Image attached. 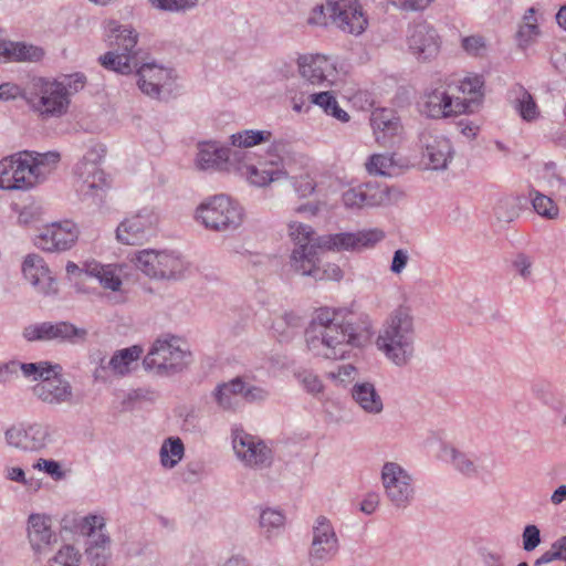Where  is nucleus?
<instances>
[{"instance_id":"e433bc0d","label":"nucleus","mask_w":566,"mask_h":566,"mask_svg":"<svg viewBox=\"0 0 566 566\" xmlns=\"http://www.w3.org/2000/svg\"><path fill=\"white\" fill-rule=\"evenodd\" d=\"M483 78L480 75L467 76L458 86V90L465 96L460 101L467 104V113H472L480 105L483 97Z\"/></svg>"},{"instance_id":"5701e85b","label":"nucleus","mask_w":566,"mask_h":566,"mask_svg":"<svg viewBox=\"0 0 566 566\" xmlns=\"http://www.w3.org/2000/svg\"><path fill=\"white\" fill-rule=\"evenodd\" d=\"M242 151H234L232 158L229 149L216 140H201L197 143L195 167L198 170H222L233 168Z\"/></svg>"},{"instance_id":"f257e3e1","label":"nucleus","mask_w":566,"mask_h":566,"mask_svg":"<svg viewBox=\"0 0 566 566\" xmlns=\"http://www.w3.org/2000/svg\"><path fill=\"white\" fill-rule=\"evenodd\" d=\"M374 335V322L367 313L347 307H319L304 331L306 350L326 360L348 359L355 349L366 347Z\"/></svg>"},{"instance_id":"338daca9","label":"nucleus","mask_w":566,"mask_h":566,"mask_svg":"<svg viewBox=\"0 0 566 566\" xmlns=\"http://www.w3.org/2000/svg\"><path fill=\"white\" fill-rule=\"evenodd\" d=\"M19 361L9 360L0 363V385H7L18 377Z\"/></svg>"},{"instance_id":"b1692460","label":"nucleus","mask_w":566,"mask_h":566,"mask_svg":"<svg viewBox=\"0 0 566 566\" xmlns=\"http://www.w3.org/2000/svg\"><path fill=\"white\" fill-rule=\"evenodd\" d=\"M22 274L35 293L43 296L57 293L56 281L41 255L28 254L22 262Z\"/></svg>"},{"instance_id":"473e14b6","label":"nucleus","mask_w":566,"mask_h":566,"mask_svg":"<svg viewBox=\"0 0 566 566\" xmlns=\"http://www.w3.org/2000/svg\"><path fill=\"white\" fill-rule=\"evenodd\" d=\"M77 527L88 538L87 546L109 547L111 538L106 534V523L102 515L88 514L80 520Z\"/></svg>"},{"instance_id":"f3484780","label":"nucleus","mask_w":566,"mask_h":566,"mask_svg":"<svg viewBox=\"0 0 566 566\" xmlns=\"http://www.w3.org/2000/svg\"><path fill=\"white\" fill-rule=\"evenodd\" d=\"M385 238L380 229H367L357 232H340L321 237L319 244L323 249L337 252L350 251L360 252L371 249Z\"/></svg>"},{"instance_id":"4d7b16f0","label":"nucleus","mask_w":566,"mask_h":566,"mask_svg":"<svg viewBox=\"0 0 566 566\" xmlns=\"http://www.w3.org/2000/svg\"><path fill=\"white\" fill-rule=\"evenodd\" d=\"M461 46L471 56H483L486 53V42L481 35L464 36Z\"/></svg>"},{"instance_id":"864d4df0","label":"nucleus","mask_w":566,"mask_h":566,"mask_svg":"<svg viewBox=\"0 0 566 566\" xmlns=\"http://www.w3.org/2000/svg\"><path fill=\"white\" fill-rule=\"evenodd\" d=\"M212 397L222 410L229 411L234 410L238 406V400L235 396L230 392L229 388L222 382L219 384L214 390L212 391Z\"/></svg>"},{"instance_id":"e2e57ef3","label":"nucleus","mask_w":566,"mask_h":566,"mask_svg":"<svg viewBox=\"0 0 566 566\" xmlns=\"http://www.w3.org/2000/svg\"><path fill=\"white\" fill-rule=\"evenodd\" d=\"M293 187L300 197L305 198L313 193L316 185L313 178L305 174L293 178Z\"/></svg>"},{"instance_id":"cd10ccee","label":"nucleus","mask_w":566,"mask_h":566,"mask_svg":"<svg viewBox=\"0 0 566 566\" xmlns=\"http://www.w3.org/2000/svg\"><path fill=\"white\" fill-rule=\"evenodd\" d=\"M28 538L35 554L45 553L55 542L51 518L45 514H31L28 518Z\"/></svg>"},{"instance_id":"20e7f679","label":"nucleus","mask_w":566,"mask_h":566,"mask_svg":"<svg viewBox=\"0 0 566 566\" xmlns=\"http://www.w3.org/2000/svg\"><path fill=\"white\" fill-rule=\"evenodd\" d=\"M84 84L82 74L67 75L62 80L33 77L27 83L25 104L43 120L60 118L67 113L71 96Z\"/></svg>"},{"instance_id":"c03bdc74","label":"nucleus","mask_w":566,"mask_h":566,"mask_svg":"<svg viewBox=\"0 0 566 566\" xmlns=\"http://www.w3.org/2000/svg\"><path fill=\"white\" fill-rule=\"evenodd\" d=\"M400 167L395 155L375 154L366 163V169L370 175L391 177L396 168Z\"/></svg>"},{"instance_id":"6ab92c4d","label":"nucleus","mask_w":566,"mask_h":566,"mask_svg":"<svg viewBox=\"0 0 566 566\" xmlns=\"http://www.w3.org/2000/svg\"><path fill=\"white\" fill-rule=\"evenodd\" d=\"M422 161L433 170H443L453 157L450 140L436 130L423 129L419 134Z\"/></svg>"},{"instance_id":"774afa93","label":"nucleus","mask_w":566,"mask_h":566,"mask_svg":"<svg viewBox=\"0 0 566 566\" xmlns=\"http://www.w3.org/2000/svg\"><path fill=\"white\" fill-rule=\"evenodd\" d=\"M410 260L409 252L406 249H398L394 252V256L390 263V271L398 275L402 273Z\"/></svg>"},{"instance_id":"0e129e2a","label":"nucleus","mask_w":566,"mask_h":566,"mask_svg":"<svg viewBox=\"0 0 566 566\" xmlns=\"http://www.w3.org/2000/svg\"><path fill=\"white\" fill-rule=\"evenodd\" d=\"M27 92V85L24 87H20L19 85L14 83H2L0 85V99L1 101H12L18 97L23 98L25 102V93Z\"/></svg>"},{"instance_id":"412c9836","label":"nucleus","mask_w":566,"mask_h":566,"mask_svg":"<svg viewBox=\"0 0 566 566\" xmlns=\"http://www.w3.org/2000/svg\"><path fill=\"white\" fill-rule=\"evenodd\" d=\"M301 76L313 85L329 87L336 84L338 71L335 62L321 54H305L297 59Z\"/></svg>"},{"instance_id":"423d86ee","label":"nucleus","mask_w":566,"mask_h":566,"mask_svg":"<svg viewBox=\"0 0 566 566\" xmlns=\"http://www.w3.org/2000/svg\"><path fill=\"white\" fill-rule=\"evenodd\" d=\"M191 360L186 342L174 335H165L155 340L143 365L158 376H172L185 370Z\"/></svg>"},{"instance_id":"f03ea898","label":"nucleus","mask_w":566,"mask_h":566,"mask_svg":"<svg viewBox=\"0 0 566 566\" xmlns=\"http://www.w3.org/2000/svg\"><path fill=\"white\" fill-rule=\"evenodd\" d=\"M106 36L109 50L98 57L101 65L123 75L136 70L139 90L149 97L158 98L161 88L170 85L172 71L154 62L139 64L136 51L138 34L129 25L111 22Z\"/></svg>"},{"instance_id":"c756f323","label":"nucleus","mask_w":566,"mask_h":566,"mask_svg":"<svg viewBox=\"0 0 566 566\" xmlns=\"http://www.w3.org/2000/svg\"><path fill=\"white\" fill-rule=\"evenodd\" d=\"M355 403L367 415L377 416L384 411V400L370 381H357L350 389Z\"/></svg>"},{"instance_id":"4468645a","label":"nucleus","mask_w":566,"mask_h":566,"mask_svg":"<svg viewBox=\"0 0 566 566\" xmlns=\"http://www.w3.org/2000/svg\"><path fill=\"white\" fill-rule=\"evenodd\" d=\"M327 13L331 24L355 36L368 27V18L358 0H327Z\"/></svg>"},{"instance_id":"6e6d98bb","label":"nucleus","mask_w":566,"mask_h":566,"mask_svg":"<svg viewBox=\"0 0 566 566\" xmlns=\"http://www.w3.org/2000/svg\"><path fill=\"white\" fill-rule=\"evenodd\" d=\"M296 378L307 392L316 395L323 391L324 385L321 378L312 370H301L296 374Z\"/></svg>"},{"instance_id":"bf43d9fd","label":"nucleus","mask_w":566,"mask_h":566,"mask_svg":"<svg viewBox=\"0 0 566 566\" xmlns=\"http://www.w3.org/2000/svg\"><path fill=\"white\" fill-rule=\"evenodd\" d=\"M495 214L499 220L510 222L517 217L514 199L506 197L501 199L495 207Z\"/></svg>"},{"instance_id":"bb28decb","label":"nucleus","mask_w":566,"mask_h":566,"mask_svg":"<svg viewBox=\"0 0 566 566\" xmlns=\"http://www.w3.org/2000/svg\"><path fill=\"white\" fill-rule=\"evenodd\" d=\"M441 459L467 478H479L491 473L488 465L479 463L473 454L461 451L451 444L442 447Z\"/></svg>"},{"instance_id":"1a4fd4ad","label":"nucleus","mask_w":566,"mask_h":566,"mask_svg":"<svg viewBox=\"0 0 566 566\" xmlns=\"http://www.w3.org/2000/svg\"><path fill=\"white\" fill-rule=\"evenodd\" d=\"M380 481L388 502L397 510H406L415 501L412 474L396 461H386L380 470Z\"/></svg>"},{"instance_id":"39448f33","label":"nucleus","mask_w":566,"mask_h":566,"mask_svg":"<svg viewBox=\"0 0 566 566\" xmlns=\"http://www.w3.org/2000/svg\"><path fill=\"white\" fill-rule=\"evenodd\" d=\"M103 144L94 143L74 167V188L78 199L98 206L108 187L99 163L105 156Z\"/></svg>"},{"instance_id":"2f4dec72","label":"nucleus","mask_w":566,"mask_h":566,"mask_svg":"<svg viewBox=\"0 0 566 566\" xmlns=\"http://www.w3.org/2000/svg\"><path fill=\"white\" fill-rule=\"evenodd\" d=\"M244 154L240 156L239 160L234 161L233 170L237 171L241 177L245 178L247 181L256 187H264L272 181L279 180L283 172L279 168H259L252 164H248L242 161V157Z\"/></svg>"},{"instance_id":"052dcab7","label":"nucleus","mask_w":566,"mask_h":566,"mask_svg":"<svg viewBox=\"0 0 566 566\" xmlns=\"http://www.w3.org/2000/svg\"><path fill=\"white\" fill-rule=\"evenodd\" d=\"M523 549L534 551L541 544V531L536 525H526L522 533Z\"/></svg>"},{"instance_id":"f704fd0d","label":"nucleus","mask_w":566,"mask_h":566,"mask_svg":"<svg viewBox=\"0 0 566 566\" xmlns=\"http://www.w3.org/2000/svg\"><path fill=\"white\" fill-rule=\"evenodd\" d=\"M536 9L534 7L528 8L518 25L517 31L515 33V41L521 50H526L531 45H533L536 40L541 36L542 31L538 23V18L536 17Z\"/></svg>"},{"instance_id":"13d9d810","label":"nucleus","mask_w":566,"mask_h":566,"mask_svg":"<svg viewBox=\"0 0 566 566\" xmlns=\"http://www.w3.org/2000/svg\"><path fill=\"white\" fill-rule=\"evenodd\" d=\"M86 555L91 566H108L111 549L109 547L87 546Z\"/></svg>"},{"instance_id":"dca6fc26","label":"nucleus","mask_w":566,"mask_h":566,"mask_svg":"<svg viewBox=\"0 0 566 566\" xmlns=\"http://www.w3.org/2000/svg\"><path fill=\"white\" fill-rule=\"evenodd\" d=\"M419 112L428 118L440 119L467 113V104L443 87L423 93L418 102Z\"/></svg>"},{"instance_id":"7c9ffc66","label":"nucleus","mask_w":566,"mask_h":566,"mask_svg":"<svg viewBox=\"0 0 566 566\" xmlns=\"http://www.w3.org/2000/svg\"><path fill=\"white\" fill-rule=\"evenodd\" d=\"M84 273L98 280L99 284L107 290L117 292L120 290L124 266L119 264H101L98 262L86 263Z\"/></svg>"},{"instance_id":"4c0bfd02","label":"nucleus","mask_w":566,"mask_h":566,"mask_svg":"<svg viewBox=\"0 0 566 566\" xmlns=\"http://www.w3.org/2000/svg\"><path fill=\"white\" fill-rule=\"evenodd\" d=\"M19 370L22 375L32 381H45L49 377L60 374L62 367L59 364H52L48 360L36 363H20Z\"/></svg>"},{"instance_id":"c85d7f7f","label":"nucleus","mask_w":566,"mask_h":566,"mask_svg":"<svg viewBox=\"0 0 566 566\" xmlns=\"http://www.w3.org/2000/svg\"><path fill=\"white\" fill-rule=\"evenodd\" d=\"M370 125L376 142L384 147L391 146L401 129L399 119L388 109H376L373 112Z\"/></svg>"},{"instance_id":"8fccbe9b","label":"nucleus","mask_w":566,"mask_h":566,"mask_svg":"<svg viewBox=\"0 0 566 566\" xmlns=\"http://www.w3.org/2000/svg\"><path fill=\"white\" fill-rule=\"evenodd\" d=\"M301 316L295 313H285L283 317L273 324V329L281 337V340H287L292 337V329L301 326Z\"/></svg>"},{"instance_id":"79ce46f5","label":"nucleus","mask_w":566,"mask_h":566,"mask_svg":"<svg viewBox=\"0 0 566 566\" xmlns=\"http://www.w3.org/2000/svg\"><path fill=\"white\" fill-rule=\"evenodd\" d=\"M142 352L139 346H132L118 350L109 359L108 366L114 374L124 376L130 371L132 365L138 360Z\"/></svg>"},{"instance_id":"9d476101","label":"nucleus","mask_w":566,"mask_h":566,"mask_svg":"<svg viewBox=\"0 0 566 566\" xmlns=\"http://www.w3.org/2000/svg\"><path fill=\"white\" fill-rule=\"evenodd\" d=\"M231 438L234 454L243 467L264 470L273 464L272 448L259 437L245 432L242 428H233Z\"/></svg>"},{"instance_id":"9b49d317","label":"nucleus","mask_w":566,"mask_h":566,"mask_svg":"<svg viewBox=\"0 0 566 566\" xmlns=\"http://www.w3.org/2000/svg\"><path fill=\"white\" fill-rule=\"evenodd\" d=\"M134 262L137 269L154 279L177 280L188 269L180 255L168 251L143 250L136 254Z\"/></svg>"},{"instance_id":"a211bd4d","label":"nucleus","mask_w":566,"mask_h":566,"mask_svg":"<svg viewBox=\"0 0 566 566\" xmlns=\"http://www.w3.org/2000/svg\"><path fill=\"white\" fill-rule=\"evenodd\" d=\"M407 45L418 62L434 60L441 49V39L437 30L427 22H419L408 30Z\"/></svg>"},{"instance_id":"603ef678","label":"nucleus","mask_w":566,"mask_h":566,"mask_svg":"<svg viewBox=\"0 0 566 566\" xmlns=\"http://www.w3.org/2000/svg\"><path fill=\"white\" fill-rule=\"evenodd\" d=\"M14 159L12 155L0 160V189L13 190L12 184H17Z\"/></svg>"},{"instance_id":"f8f14e48","label":"nucleus","mask_w":566,"mask_h":566,"mask_svg":"<svg viewBox=\"0 0 566 566\" xmlns=\"http://www.w3.org/2000/svg\"><path fill=\"white\" fill-rule=\"evenodd\" d=\"M340 543L333 523L325 516H318L312 526V541L308 548L311 566H324L339 553Z\"/></svg>"},{"instance_id":"ea45409f","label":"nucleus","mask_w":566,"mask_h":566,"mask_svg":"<svg viewBox=\"0 0 566 566\" xmlns=\"http://www.w3.org/2000/svg\"><path fill=\"white\" fill-rule=\"evenodd\" d=\"M185 455V446L180 438L169 437L164 440L160 450L159 458L160 464L165 469L175 468Z\"/></svg>"},{"instance_id":"ddd939ff","label":"nucleus","mask_w":566,"mask_h":566,"mask_svg":"<svg viewBox=\"0 0 566 566\" xmlns=\"http://www.w3.org/2000/svg\"><path fill=\"white\" fill-rule=\"evenodd\" d=\"M8 446L22 451H40L52 442V430L43 422H21L10 426L4 431Z\"/></svg>"},{"instance_id":"393cba45","label":"nucleus","mask_w":566,"mask_h":566,"mask_svg":"<svg viewBox=\"0 0 566 566\" xmlns=\"http://www.w3.org/2000/svg\"><path fill=\"white\" fill-rule=\"evenodd\" d=\"M32 394L41 402L49 406L72 403L73 388L60 374L51 376L45 381H40L32 387Z\"/></svg>"},{"instance_id":"49530a36","label":"nucleus","mask_w":566,"mask_h":566,"mask_svg":"<svg viewBox=\"0 0 566 566\" xmlns=\"http://www.w3.org/2000/svg\"><path fill=\"white\" fill-rule=\"evenodd\" d=\"M516 109L521 117L526 122H533L539 116V111L533 96L524 86L518 85L515 88Z\"/></svg>"},{"instance_id":"680f3d73","label":"nucleus","mask_w":566,"mask_h":566,"mask_svg":"<svg viewBox=\"0 0 566 566\" xmlns=\"http://www.w3.org/2000/svg\"><path fill=\"white\" fill-rule=\"evenodd\" d=\"M33 469L45 472L56 481L64 478V472L61 469V464L55 460L41 458L33 464Z\"/></svg>"},{"instance_id":"a878e982","label":"nucleus","mask_w":566,"mask_h":566,"mask_svg":"<svg viewBox=\"0 0 566 566\" xmlns=\"http://www.w3.org/2000/svg\"><path fill=\"white\" fill-rule=\"evenodd\" d=\"M387 199L384 188L376 184L366 182L352 187L343 192L342 200L346 208L361 209L380 206Z\"/></svg>"},{"instance_id":"c9c22d12","label":"nucleus","mask_w":566,"mask_h":566,"mask_svg":"<svg viewBox=\"0 0 566 566\" xmlns=\"http://www.w3.org/2000/svg\"><path fill=\"white\" fill-rule=\"evenodd\" d=\"M15 167L17 184L13 182V190H30L40 184L32 166L31 155L28 150L12 154Z\"/></svg>"},{"instance_id":"09e8293b","label":"nucleus","mask_w":566,"mask_h":566,"mask_svg":"<svg viewBox=\"0 0 566 566\" xmlns=\"http://www.w3.org/2000/svg\"><path fill=\"white\" fill-rule=\"evenodd\" d=\"M554 562L566 563V535L555 539L534 563V566L551 565Z\"/></svg>"},{"instance_id":"5fc2aeb1","label":"nucleus","mask_w":566,"mask_h":566,"mask_svg":"<svg viewBox=\"0 0 566 566\" xmlns=\"http://www.w3.org/2000/svg\"><path fill=\"white\" fill-rule=\"evenodd\" d=\"M153 7L171 12L187 11L195 8L199 0H149Z\"/></svg>"},{"instance_id":"6e6552de","label":"nucleus","mask_w":566,"mask_h":566,"mask_svg":"<svg viewBox=\"0 0 566 566\" xmlns=\"http://www.w3.org/2000/svg\"><path fill=\"white\" fill-rule=\"evenodd\" d=\"M196 219L213 231H232L243 222V209L227 195H216L201 202Z\"/></svg>"},{"instance_id":"aec40b11","label":"nucleus","mask_w":566,"mask_h":566,"mask_svg":"<svg viewBox=\"0 0 566 566\" xmlns=\"http://www.w3.org/2000/svg\"><path fill=\"white\" fill-rule=\"evenodd\" d=\"M86 331L77 328L69 322H42L30 324L23 329V337L28 342H72L75 343L78 339H84Z\"/></svg>"},{"instance_id":"3c124183","label":"nucleus","mask_w":566,"mask_h":566,"mask_svg":"<svg viewBox=\"0 0 566 566\" xmlns=\"http://www.w3.org/2000/svg\"><path fill=\"white\" fill-rule=\"evenodd\" d=\"M81 554L71 545H65L50 560L49 566H80Z\"/></svg>"},{"instance_id":"a18cd8bd","label":"nucleus","mask_w":566,"mask_h":566,"mask_svg":"<svg viewBox=\"0 0 566 566\" xmlns=\"http://www.w3.org/2000/svg\"><path fill=\"white\" fill-rule=\"evenodd\" d=\"M312 104L319 106L327 115H332L340 122H348V114L339 107L335 96L331 92H321L310 95Z\"/></svg>"},{"instance_id":"0eeeda50","label":"nucleus","mask_w":566,"mask_h":566,"mask_svg":"<svg viewBox=\"0 0 566 566\" xmlns=\"http://www.w3.org/2000/svg\"><path fill=\"white\" fill-rule=\"evenodd\" d=\"M289 234L295 243L291 254L293 270L316 280L323 279L324 275L319 268V251L323 249V245L319 244L321 237H315L312 227L298 222L289 224Z\"/></svg>"},{"instance_id":"58836bf2","label":"nucleus","mask_w":566,"mask_h":566,"mask_svg":"<svg viewBox=\"0 0 566 566\" xmlns=\"http://www.w3.org/2000/svg\"><path fill=\"white\" fill-rule=\"evenodd\" d=\"M28 153L31 155V164L36 174V177L40 184H42L48 178V176L56 168L57 164L61 160V155L55 150L46 153L28 150Z\"/></svg>"},{"instance_id":"de8ad7c7","label":"nucleus","mask_w":566,"mask_h":566,"mask_svg":"<svg viewBox=\"0 0 566 566\" xmlns=\"http://www.w3.org/2000/svg\"><path fill=\"white\" fill-rule=\"evenodd\" d=\"M530 197L534 210L546 219H556L558 217L559 209L552 198L541 193L537 190L532 189Z\"/></svg>"},{"instance_id":"a19ab883","label":"nucleus","mask_w":566,"mask_h":566,"mask_svg":"<svg viewBox=\"0 0 566 566\" xmlns=\"http://www.w3.org/2000/svg\"><path fill=\"white\" fill-rule=\"evenodd\" d=\"M285 515L276 509H264L261 511L259 525L263 536L271 539L276 536L285 526Z\"/></svg>"},{"instance_id":"69168bd1","label":"nucleus","mask_w":566,"mask_h":566,"mask_svg":"<svg viewBox=\"0 0 566 566\" xmlns=\"http://www.w3.org/2000/svg\"><path fill=\"white\" fill-rule=\"evenodd\" d=\"M433 0H389V2L402 11H423Z\"/></svg>"},{"instance_id":"7ed1b4c3","label":"nucleus","mask_w":566,"mask_h":566,"mask_svg":"<svg viewBox=\"0 0 566 566\" xmlns=\"http://www.w3.org/2000/svg\"><path fill=\"white\" fill-rule=\"evenodd\" d=\"M417 327L412 308L399 305L381 322L375 346L396 367L407 366L416 354Z\"/></svg>"},{"instance_id":"37998d69","label":"nucleus","mask_w":566,"mask_h":566,"mask_svg":"<svg viewBox=\"0 0 566 566\" xmlns=\"http://www.w3.org/2000/svg\"><path fill=\"white\" fill-rule=\"evenodd\" d=\"M272 132L244 129L230 136L231 144L240 148H250L256 145L272 142Z\"/></svg>"},{"instance_id":"72a5a7b5","label":"nucleus","mask_w":566,"mask_h":566,"mask_svg":"<svg viewBox=\"0 0 566 566\" xmlns=\"http://www.w3.org/2000/svg\"><path fill=\"white\" fill-rule=\"evenodd\" d=\"M43 56L42 49L24 42L4 41L0 42V62H36Z\"/></svg>"},{"instance_id":"2eb2a0df","label":"nucleus","mask_w":566,"mask_h":566,"mask_svg":"<svg viewBox=\"0 0 566 566\" xmlns=\"http://www.w3.org/2000/svg\"><path fill=\"white\" fill-rule=\"evenodd\" d=\"M158 216L150 208H143L126 217L116 228V239L123 244H142L154 235Z\"/></svg>"},{"instance_id":"4be33fe9","label":"nucleus","mask_w":566,"mask_h":566,"mask_svg":"<svg viewBox=\"0 0 566 566\" xmlns=\"http://www.w3.org/2000/svg\"><path fill=\"white\" fill-rule=\"evenodd\" d=\"M78 238L77 226L69 220L51 223L34 238V244L46 252H62L71 249Z\"/></svg>"}]
</instances>
